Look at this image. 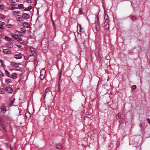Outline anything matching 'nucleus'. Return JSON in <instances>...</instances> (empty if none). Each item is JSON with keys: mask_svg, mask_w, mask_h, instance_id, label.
Instances as JSON below:
<instances>
[{"mask_svg": "<svg viewBox=\"0 0 150 150\" xmlns=\"http://www.w3.org/2000/svg\"><path fill=\"white\" fill-rule=\"evenodd\" d=\"M104 18L105 21V24L108 23H109V21L108 16V15L105 14L104 17Z\"/></svg>", "mask_w": 150, "mask_h": 150, "instance_id": "423d86ee", "label": "nucleus"}, {"mask_svg": "<svg viewBox=\"0 0 150 150\" xmlns=\"http://www.w3.org/2000/svg\"><path fill=\"white\" fill-rule=\"evenodd\" d=\"M0 150H2L1 149H0Z\"/></svg>", "mask_w": 150, "mask_h": 150, "instance_id": "864d4df0", "label": "nucleus"}, {"mask_svg": "<svg viewBox=\"0 0 150 150\" xmlns=\"http://www.w3.org/2000/svg\"><path fill=\"white\" fill-rule=\"evenodd\" d=\"M3 52L6 54H9L11 53V51L8 49H4L3 50Z\"/></svg>", "mask_w": 150, "mask_h": 150, "instance_id": "39448f33", "label": "nucleus"}, {"mask_svg": "<svg viewBox=\"0 0 150 150\" xmlns=\"http://www.w3.org/2000/svg\"><path fill=\"white\" fill-rule=\"evenodd\" d=\"M19 1V0H9V2L11 3V5L12 6H14V4Z\"/></svg>", "mask_w": 150, "mask_h": 150, "instance_id": "f8f14e48", "label": "nucleus"}, {"mask_svg": "<svg viewBox=\"0 0 150 150\" xmlns=\"http://www.w3.org/2000/svg\"><path fill=\"white\" fill-rule=\"evenodd\" d=\"M136 88V86L135 85H133L132 87V88L134 90H135Z\"/></svg>", "mask_w": 150, "mask_h": 150, "instance_id": "7c9ffc66", "label": "nucleus"}, {"mask_svg": "<svg viewBox=\"0 0 150 150\" xmlns=\"http://www.w3.org/2000/svg\"><path fill=\"white\" fill-rule=\"evenodd\" d=\"M5 7L3 4L0 5V9L3 10L5 8Z\"/></svg>", "mask_w": 150, "mask_h": 150, "instance_id": "412c9836", "label": "nucleus"}, {"mask_svg": "<svg viewBox=\"0 0 150 150\" xmlns=\"http://www.w3.org/2000/svg\"><path fill=\"white\" fill-rule=\"evenodd\" d=\"M31 52H33V50H31Z\"/></svg>", "mask_w": 150, "mask_h": 150, "instance_id": "5fc2aeb1", "label": "nucleus"}, {"mask_svg": "<svg viewBox=\"0 0 150 150\" xmlns=\"http://www.w3.org/2000/svg\"><path fill=\"white\" fill-rule=\"evenodd\" d=\"M6 110V108H1V111L3 113L5 112Z\"/></svg>", "mask_w": 150, "mask_h": 150, "instance_id": "393cba45", "label": "nucleus"}, {"mask_svg": "<svg viewBox=\"0 0 150 150\" xmlns=\"http://www.w3.org/2000/svg\"><path fill=\"white\" fill-rule=\"evenodd\" d=\"M79 26V32H81V25L80 24H79V25H78V26H77V31H78L79 30V29H78V28H79L78 27Z\"/></svg>", "mask_w": 150, "mask_h": 150, "instance_id": "5701e85b", "label": "nucleus"}, {"mask_svg": "<svg viewBox=\"0 0 150 150\" xmlns=\"http://www.w3.org/2000/svg\"><path fill=\"white\" fill-rule=\"evenodd\" d=\"M49 91V89L48 88H46L45 90V94L44 95V96H45L46 95V94Z\"/></svg>", "mask_w": 150, "mask_h": 150, "instance_id": "c9c22d12", "label": "nucleus"}, {"mask_svg": "<svg viewBox=\"0 0 150 150\" xmlns=\"http://www.w3.org/2000/svg\"><path fill=\"white\" fill-rule=\"evenodd\" d=\"M61 84L60 85V86H61ZM59 91H60L61 90H60V89L61 88V87H60V88H59Z\"/></svg>", "mask_w": 150, "mask_h": 150, "instance_id": "8fccbe9b", "label": "nucleus"}, {"mask_svg": "<svg viewBox=\"0 0 150 150\" xmlns=\"http://www.w3.org/2000/svg\"><path fill=\"white\" fill-rule=\"evenodd\" d=\"M16 8L15 7H11L10 8V9L11 10H13L15 9H16Z\"/></svg>", "mask_w": 150, "mask_h": 150, "instance_id": "79ce46f5", "label": "nucleus"}, {"mask_svg": "<svg viewBox=\"0 0 150 150\" xmlns=\"http://www.w3.org/2000/svg\"><path fill=\"white\" fill-rule=\"evenodd\" d=\"M22 17L23 18L27 19L29 18L30 15L28 13H25L23 14Z\"/></svg>", "mask_w": 150, "mask_h": 150, "instance_id": "9b49d317", "label": "nucleus"}, {"mask_svg": "<svg viewBox=\"0 0 150 150\" xmlns=\"http://www.w3.org/2000/svg\"><path fill=\"white\" fill-rule=\"evenodd\" d=\"M3 76V73L1 71H0V76L2 77Z\"/></svg>", "mask_w": 150, "mask_h": 150, "instance_id": "a19ab883", "label": "nucleus"}, {"mask_svg": "<svg viewBox=\"0 0 150 150\" xmlns=\"http://www.w3.org/2000/svg\"><path fill=\"white\" fill-rule=\"evenodd\" d=\"M5 90L8 93H11L13 92L12 89L9 87H7L5 88Z\"/></svg>", "mask_w": 150, "mask_h": 150, "instance_id": "0eeeda50", "label": "nucleus"}, {"mask_svg": "<svg viewBox=\"0 0 150 150\" xmlns=\"http://www.w3.org/2000/svg\"><path fill=\"white\" fill-rule=\"evenodd\" d=\"M4 39L7 41H10L11 40V38H9L7 36H5Z\"/></svg>", "mask_w": 150, "mask_h": 150, "instance_id": "aec40b11", "label": "nucleus"}, {"mask_svg": "<svg viewBox=\"0 0 150 150\" xmlns=\"http://www.w3.org/2000/svg\"><path fill=\"white\" fill-rule=\"evenodd\" d=\"M6 26L8 28H11L12 27V25L10 24H8Z\"/></svg>", "mask_w": 150, "mask_h": 150, "instance_id": "2f4dec72", "label": "nucleus"}, {"mask_svg": "<svg viewBox=\"0 0 150 150\" xmlns=\"http://www.w3.org/2000/svg\"><path fill=\"white\" fill-rule=\"evenodd\" d=\"M1 0H0V2H1Z\"/></svg>", "mask_w": 150, "mask_h": 150, "instance_id": "603ef678", "label": "nucleus"}, {"mask_svg": "<svg viewBox=\"0 0 150 150\" xmlns=\"http://www.w3.org/2000/svg\"><path fill=\"white\" fill-rule=\"evenodd\" d=\"M11 81V80L10 79H7L5 80V82L7 83H9Z\"/></svg>", "mask_w": 150, "mask_h": 150, "instance_id": "a878e982", "label": "nucleus"}, {"mask_svg": "<svg viewBox=\"0 0 150 150\" xmlns=\"http://www.w3.org/2000/svg\"><path fill=\"white\" fill-rule=\"evenodd\" d=\"M143 125L142 124H140L139 126H140V127L142 128V127H143Z\"/></svg>", "mask_w": 150, "mask_h": 150, "instance_id": "49530a36", "label": "nucleus"}, {"mask_svg": "<svg viewBox=\"0 0 150 150\" xmlns=\"http://www.w3.org/2000/svg\"><path fill=\"white\" fill-rule=\"evenodd\" d=\"M23 25L25 27L28 28H30V25L27 22H24L23 23Z\"/></svg>", "mask_w": 150, "mask_h": 150, "instance_id": "20e7f679", "label": "nucleus"}, {"mask_svg": "<svg viewBox=\"0 0 150 150\" xmlns=\"http://www.w3.org/2000/svg\"><path fill=\"white\" fill-rule=\"evenodd\" d=\"M25 115L26 118L29 119L31 116V114L30 112H27L25 113Z\"/></svg>", "mask_w": 150, "mask_h": 150, "instance_id": "ddd939ff", "label": "nucleus"}, {"mask_svg": "<svg viewBox=\"0 0 150 150\" xmlns=\"http://www.w3.org/2000/svg\"><path fill=\"white\" fill-rule=\"evenodd\" d=\"M4 93V89L2 88L0 89V93L3 94Z\"/></svg>", "mask_w": 150, "mask_h": 150, "instance_id": "c85d7f7f", "label": "nucleus"}, {"mask_svg": "<svg viewBox=\"0 0 150 150\" xmlns=\"http://www.w3.org/2000/svg\"><path fill=\"white\" fill-rule=\"evenodd\" d=\"M32 6H30L26 8L25 10L28 11L30 10V9H32Z\"/></svg>", "mask_w": 150, "mask_h": 150, "instance_id": "b1692460", "label": "nucleus"}, {"mask_svg": "<svg viewBox=\"0 0 150 150\" xmlns=\"http://www.w3.org/2000/svg\"><path fill=\"white\" fill-rule=\"evenodd\" d=\"M37 4V0H35V6H36Z\"/></svg>", "mask_w": 150, "mask_h": 150, "instance_id": "09e8293b", "label": "nucleus"}, {"mask_svg": "<svg viewBox=\"0 0 150 150\" xmlns=\"http://www.w3.org/2000/svg\"><path fill=\"white\" fill-rule=\"evenodd\" d=\"M147 122L150 124V119L147 120Z\"/></svg>", "mask_w": 150, "mask_h": 150, "instance_id": "c03bdc74", "label": "nucleus"}, {"mask_svg": "<svg viewBox=\"0 0 150 150\" xmlns=\"http://www.w3.org/2000/svg\"><path fill=\"white\" fill-rule=\"evenodd\" d=\"M9 70L10 71H13V70H15V71H20V69H16V68H14V69H13V68H10L9 69Z\"/></svg>", "mask_w": 150, "mask_h": 150, "instance_id": "6ab92c4d", "label": "nucleus"}, {"mask_svg": "<svg viewBox=\"0 0 150 150\" xmlns=\"http://www.w3.org/2000/svg\"><path fill=\"white\" fill-rule=\"evenodd\" d=\"M11 36L13 38L17 40V38H18L16 35H13L12 34L11 35Z\"/></svg>", "mask_w": 150, "mask_h": 150, "instance_id": "bb28decb", "label": "nucleus"}, {"mask_svg": "<svg viewBox=\"0 0 150 150\" xmlns=\"http://www.w3.org/2000/svg\"><path fill=\"white\" fill-rule=\"evenodd\" d=\"M19 64H20V63H16L14 62H12L11 63V65L12 66L16 67H18Z\"/></svg>", "mask_w": 150, "mask_h": 150, "instance_id": "9d476101", "label": "nucleus"}, {"mask_svg": "<svg viewBox=\"0 0 150 150\" xmlns=\"http://www.w3.org/2000/svg\"><path fill=\"white\" fill-rule=\"evenodd\" d=\"M16 46L20 48L21 47V46L20 45H17Z\"/></svg>", "mask_w": 150, "mask_h": 150, "instance_id": "37998d69", "label": "nucleus"}, {"mask_svg": "<svg viewBox=\"0 0 150 150\" xmlns=\"http://www.w3.org/2000/svg\"><path fill=\"white\" fill-rule=\"evenodd\" d=\"M100 24L96 25V28L97 31H99L100 30Z\"/></svg>", "mask_w": 150, "mask_h": 150, "instance_id": "2eb2a0df", "label": "nucleus"}, {"mask_svg": "<svg viewBox=\"0 0 150 150\" xmlns=\"http://www.w3.org/2000/svg\"><path fill=\"white\" fill-rule=\"evenodd\" d=\"M3 29V27L2 26L0 25V29L2 30Z\"/></svg>", "mask_w": 150, "mask_h": 150, "instance_id": "de8ad7c7", "label": "nucleus"}, {"mask_svg": "<svg viewBox=\"0 0 150 150\" xmlns=\"http://www.w3.org/2000/svg\"><path fill=\"white\" fill-rule=\"evenodd\" d=\"M96 18H97V20L95 21V23L96 25L100 24V22H99V17L98 16H96Z\"/></svg>", "mask_w": 150, "mask_h": 150, "instance_id": "f3484780", "label": "nucleus"}, {"mask_svg": "<svg viewBox=\"0 0 150 150\" xmlns=\"http://www.w3.org/2000/svg\"><path fill=\"white\" fill-rule=\"evenodd\" d=\"M20 17L16 16V19L18 21H23V19L21 16H20Z\"/></svg>", "mask_w": 150, "mask_h": 150, "instance_id": "6e6552de", "label": "nucleus"}, {"mask_svg": "<svg viewBox=\"0 0 150 150\" xmlns=\"http://www.w3.org/2000/svg\"><path fill=\"white\" fill-rule=\"evenodd\" d=\"M117 115L119 118L120 117L121 114L120 113H118Z\"/></svg>", "mask_w": 150, "mask_h": 150, "instance_id": "ea45409f", "label": "nucleus"}, {"mask_svg": "<svg viewBox=\"0 0 150 150\" xmlns=\"http://www.w3.org/2000/svg\"><path fill=\"white\" fill-rule=\"evenodd\" d=\"M5 73L7 76H8V77H9V76H8L9 72H8V71L7 70H5Z\"/></svg>", "mask_w": 150, "mask_h": 150, "instance_id": "473e14b6", "label": "nucleus"}, {"mask_svg": "<svg viewBox=\"0 0 150 150\" xmlns=\"http://www.w3.org/2000/svg\"><path fill=\"white\" fill-rule=\"evenodd\" d=\"M45 73L46 71L44 69L41 70L40 78L41 80H43L44 78L45 75Z\"/></svg>", "mask_w": 150, "mask_h": 150, "instance_id": "f03ea898", "label": "nucleus"}, {"mask_svg": "<svg viewBox=\"0 0 150 150\" xmlns=\"http://www.w3.org/2000/svg\"><path fill=\"white\" fill-rule=\"evenodd\" d=\"M48 41L46 38L43 39L41 42V48L43 52L46 53L48 50Z\"/></svg>", "mask_w": 150, "mask_h": 150, "instance_id": "f257e3e1", "label": "nucleus"}, {"mask_svg": "<svg viewBox=\"0 0 150 150\" xmlns=\"http://www.w3.org/2000/svg\"><path fill=\"white\" fill-rule=\"evenodd\" d=\"M4 25V23L3 22L0 21V25L2 26Z\"/></svg>", "mask_w": 150, "mask_h": 150, "instance_id": "4c0bfd02", "label": "nucleus"}, {"mask_svg": "<svg viewBox=\"0 0 150 150\" xmlns=\"http://www.w3.org/2000/svg\"><path fill=\"white\" fill-rule=\"evenodd\" d=\"M14 57L16 59H20L22 58V56L21 54H19L15 55Z\"/></svg>", "mask_w": 150, "mask_h": 150, "instance_id": "1a4fd4ad", "label": "nucleus"}, {"mask_svg": "<svg viewBox=\"0 0 150 150\" xmlns=\"http://www.w3.org/2000/svg\"><path fill=\"white\" fill-rule=\"evenodd\" d=\"M34 64L35 67H36L38 65V63H37V64H36L35 62H34Z\"/></svg>", "mask_w": 150, "mask_h": 150, "instance_id": "a18cd8bd", "label": "nucleus"}, {"mask_svg": "<svg viewBox=\"0 0 150 150\" xmlns=\"http://www.w3.org/2000/svg\"><path fill=\"white\" fill-rule=\"evenodd\" d=\"M61 76H60L59 77V88H60V85L61 84V83H60L62 81L60 80V78H61Z\"/></svg>", "mask_w": 150, "mask_h": 150, "instance_id": "cd10ccee", "label": "nucleus"}, {"mask_svg": "<svg viewBox=\"0 0 150 150\" xmlns=\"http://www.w3.org/2000/svg\"><path fill=\"white\" fill-rule=\"evenodd\" d=\"M17 77V75L16 73H13L12 74L11 77L13 79H15Z\"/></svg>", "mask_w": 150, "mask_h": 150, "instance_id": "4468645a", "label": "nucleus"}, {"mask_svg": "<svg viewBox=\"0 0 150 150\" xmlns=\"http://www.w3.org/2000/svg\"><path fill=\"white\" fill-rule=\"evenodd\" d=\"M18 7L20 8H24L23 5L22 4H20L18 5Z\"/></svg>", "mask_w": 150, "mask_h": 150, "instance_id": "c756f323", "label": "nucleus"}, {"mask_svg": "<svg viewBox=\"0 0 150 150\" xmlns=\"http://www.w3.org/2000/svg\"><path fill=\"white\" fill-rule=\"evenodd\" d=\"M79 13L81 14H82V10L81 9H79Z\"/></svg>", "mask_w": 150, "mask_h": 150, "instance_id": "58836bf2", "label": "nucleus"}, {"mask_svg": "<svg viewBox=\"0 0 150 150\" xmlns=\"http://www.w3.org/2000/svg\"><path fill=\"white\" fill-rule=\"evenodd\" d=\"M109 23H108L105 24V27L106 28V29L107 30H108L109 29Z\"/></svg>", "mask_w": 150, "mask_h": 150, "instance_id": "a211bd4d", "label": "nucleus"}, {"mask_svg": "<svg viewBox=\"0 0 150 150\" xmlns=\"http://www.w3.org/2000/svg\"><path fill=\"white\" fill-rule=\"evenodd\" d=\"M62 147V146L59 144H57L56 145V148L58 149H61Z\"/></svg>", "mask_w": 150, "mask_h": 150, "instance_id": "dca6fc26", "label": "nucleus"}, {"mask_svg": "<svg viewBox=\"0 0 150 150\" xmlns=\"http://www.w3.org/2000/svg\"><path fill=\"white\" fill-rule=\"evenodd\" d=\"M18 41L21 42L22 41V40L21 38H17V40Z\"/></svg>", "mask_w": 150, "mask_h": 150, "instance_id": "72a5a7b5", "label": "nucleus"}, {"mask_svg": "<svg viewBox=\"0 0 150 150\" xmlns=\"http://www.w3.org/2000/svg\"><path fill=\"white\" fill-rule=\"evenodd\" d=\"M134 18H135V17H134V16H133V17H132V19H134Z\"/></svg>", "mask_w": 150, "mask_h": 150, "instance_id": "3c124183", "label": "nucleus"}, {"mask_svg": "<svg viewBox=\"0 0 150 150\" xmlns=\"http://www.w3.org/2000/svg\"><path fill=\"white\" fill-rule=\"evenodd\" d=\"M0 62L1 64L2 65L3 67H4L5 66V65L3 63V62L2 60H0Z\"/></svg>", "mask_w": 150, "mask_h": 150, "instance_id": "f704fd0d", "label": "nucleus"}, {"mask_svg": "<svg viewBox=\"0 0 150 150\" xmlns=\"http://www.w3.org/2000/svg\"><path fill=\"white\" fill-rule=\"evenodd\" d=\"M5 18V17L2 15H0V18H2V19H4V18Z\"/></svg>", "mask_w": 150, "mask_h": 150, "instance_id": "e433bc0d", "label": "nucleus"}, {"mask_svg": "<svg viewBox=\"0 0 150 150\" xmlns=\"http://www.w3.org/2000/svg\"><path fill=\"white\" fill-rule=\"evenodd\" d=\"M26 30L24 28H22L21 29V32L22 33H25V32Z\"/></svg>", "mask_w": 150, "mask_h": 150, "instance_id": "4be33fe9", "label": "nucleus"}, {"mask_svg": "<svg viewBox=\"0 0 150 150\" xmlns=\"http://www.w3.org/2000/svg\"><path fill=\"white\" fill-rule=\"evenodd\" d=\"M12 13L13 15L15 16V17L16 18V16H20V15H18V14L21 13V11H13L12 12Z\"/></svg>", "mask_w": 150, "mask_h": 150, "instance_id": "7ed1b4c3", "label": "nucleus"}]
</instances>
